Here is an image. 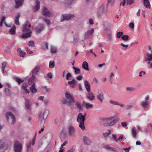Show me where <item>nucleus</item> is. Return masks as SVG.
<instances>
[{
	"label": "nucleus",
	"mask_w": 152,
	"mask_h": 152,
	"mask_svg": "<svg viewBox=\"0 0 152 152\" xmlns=\"http://www.w3.org/2000/svg\"><path fill=\"white\" fill-rule=\"evenodd\" d=\"M55 64L54 61H50L49 64V67L50 68H53L54 67Z\"/></svg>",
	"instance_id": "49"
},
{
	"label": "nucleus",
	"mask_w": 152,
	"mask_h": 152,
	"mask_svg": "<svg viewBox=\"0 0 152 152\" xmlns=\"http://www.w3.org/2000/svg\"><path fill=\"white\" fill-rule=\"evenodd\" d=\"M79 127L81 129L83 130H84L85 129V128L84 125V122H79Z\"/></svg>",
	"instance_id": "40"
},
{
	"label": "nucleus",
	"mask_w": 152,
	"mask_h": 152,
	"mask_svg": "<svg viewBox=\"0 0 152 152\" xmlns=\"http://www.w3.org/2000/svg\"><path fill=\"white\" fill-rule=\"evenodd\" d=\"M104 147L108 151L114 152H117L115 148L111 147L109 145H105L104 146Z\"/></svg>",
	"instance_id": "25"
},
{
	"label": "nucleus",
	"mask_w": 152,
	"mask_h": 152,
	"mask_svg": "<svg viewBox=\"0 0 152 152\" xmlns=\"http://www.w3.org/2000/svg\"><path fill=\"white\" fill-rule=\"evenodd\" d=\"M7 64V62L6 61H4L2 63V65L1 68H5V67Z\"/></svg>",
	"instance_id": "59"
},
{
	"label": "nucleus",
	"mask_w": 152,
	"mask_h": 152,
	"mask_svg": "<svg viewBox=\"0 0 152 152\" xmlns=\"http://www.w3.org/2000/svg\"><path fill=\"white\" fill-rule=\"evenodd\" d=\"M126 90L127 91H134L135 90V89L133 87H127L126 88Z\"/></svg>",
	"instance_id": "51"
},
{
	"label": "nucleus",
	"mask_w": 152,
	"mask_h": 152,
	"mask_svg": "<svg viewBox=\"0 0 152 152\" xmlns=\"http://www.w3.org/2000/svg\"><path fill=\"white\" fill-rule=\"evenodd\" d=\"M72 76V75L69 72L68 73L66 76V79L67 80H68L69 79V77Z\"/></svg>",
	"instance_id": "58"
},
{
	"label": "nucleus",
	"mask_w": 152,
	"mask_h": 152,
	"mask_svg": "<svg viewBox=\"0 0 152 152\" xmlns=\"http://www.w3.org/2000/svg\"><path fill=\"white\" fill-rule=\"evenodd\" d=\"M97 99L99 100L101 102H102L104 99V94L102 92V91L100 90H99L98 91V95L96 96Z\"/></svg>",
	"instance_id": "15"
},
{
	"label": "nucleus",
	"mask_w": 152,
	"mask_h": 152,
	"mask_svg": "<svg viewBox=\"0 0 152 152\" xmlns=\"http://www.w3.org/2000/svg\"><path fill=\"white\" fill-rule=\"evenodd\" d=\"M132 134L134 138H136L137 135V132L134 127H133L132 129Z\"/></svg>",
	"instance_id": "35"
},
{
	"label": "nucleus",
	"mask_w": 152,
	"mask_h": 152,
	"mask_svg": "<svg viewBox=\"0 0 152 152\" xmlns=\"http://www.w3.org/2000/svg\"><path fill=\"white\" fill-rule=\"evenodd\" d=\"M77 120L78 122H84L85 120V115H83L81 113H80L78 115Z\"/></svg>",
	"instance_id": "17"
},
{
	"label": "nucleus",
	"mask_w": 152,
	"mask_h": 152,
	"mask_svg": "<svg viewBox=\"0 0 152 152\" xmlns=\"http://www.w3.org/2000/svg\"><path fill=\"white\" fill-rule=\"evenodd\" d=\"M7 148L5 140H0V152H4Z\"/></svg>",
	"instance_id": "8"
},
{
	"label": "nucleus",
	"mask_w": 152,
	"mask_h": 152,
	"mask_svg": "<svg viewBox=\"0 0 152 152\" xmlns=\"http://www.w3.org/2000/svg\"><path fill=\"white\" fill-rule=\"evenodd\" d=\"M132 107V105L127 104L126 105L125 107L126 109L127 110L129 109L130 108Z\"/></svg>",
	"instance_id": "64"
},
{
	"label": "nucleus",
	"mask_w": 152,
	"mask_h": 152,
	"mask_svg": "<svg viewBox=\"0 0 152 152\" xmlns=\"http://www.w3.org/2000/svg\"><path fill=\"white\" fill-rule=\"evenodd\" d=\"M34 145L31 144V142H28L26 144V152H33V147Z\"/></svg>",
	"instance_id": "16"
},
{
	"label": "nucleus",
	"mask_w": 152,
	"mask_h": 152,
	"mask_svg": "<svg viewBox=\"0 0 152 152\" xmlns=\"http://www.w3.org/2000/svg\"><path fill=\"white\" fill-rule=\"evenodd\" d=\"M74 0H67L66 2V4L67 5L71 4L74 2Z\"/></svg>",
	"instance_id": "52"
},
{
	"label": "nucleus",
	"mask_w": 152,
	"mask_h": 152,
	"mask_svg": "<svg viewBox=\"0 0 152 152\" xmlns=\"http://www.w3.org/2000/svg\"><path fill=\"white\" fill-rule=\"evenodd\" d=\"M129 36L127 35H124L121 37V39L127 41L128 40Z\"/></svg>",
	"instance_id": "47"
},
{
	"label": "nucleus",
	"mask_w": 152,
	"mask_h": 152,
	"mask_svg": "<svg viewBox=\"0 0 152 152\" xmlns=\"http://www.w3.org/2000/svg\"><path fill=\"white\" fill-rule=\"evenodd\" d=\"M142 105L143 107H145L148 105V104L146 102H142Z\"/></svg>",
	"instance_id": "63"
},
{
	"label": "nucleus",
	"mask_w": 152,
	"mask_h": 152,
	"mask_svg": "<svg viewBox=\"0 0 152 152\" xmlns=\"http://www.w3.org/2000/svg\"><path fill=\"white\" fill-rule=\"evenodd\" d=\"M31 26L30 24L28 25L27 24H26L25 25L23 29V34L22 35V38H26L31 36V32L30 28Z\"/></svg>",
	"instance_id": "2"
},
{
	"label": "nucleus",
	"mask_w": 152,
	"mask_h": 152,
	"mask_svg": "<svg viewBox=\"0 0 152 152\" xmlns=\"http://www.w3.org/2000/svg\"><path fill=\"white\" fill-rule=\"evenodd\" d=\"M39 67L38 66H37L33 70V74H37L39 72Z\"/></svg>",
	"instance_id": "38"
},
{
	"label": "nucleus",
	"mask_w": 152,
	"mask_h": 152,
	"mask_svg": "<svg viewBox=\"0 0 152 152\" xmlns=\"http://www.w3.org/2000/svg\"><path fill=\"white\" fill-rule=\"evenodd\" d=\"M42 13L44 16L47 17H49L51 15L50 12L48 9L45 7H43L42 9Z\"/></svg>",
	"instance_id": "11"
},
{
	"label": "nucleus",
	"mask_w": 152,
	"mask_h": 152,
	"mask_svg": "<svg viewBox=\"0 0 152 152\" xmlns=\"http://www.w3.org/2000/svg\"><path fill=\"white\" fill-rule=\"evenodd\" d=\"M23 146L22 144L18 141H15L14 146L15 152H22Z\"/></svg>",
	"instance_id": "5"
},
{
	"label": "nucleus",
	"mask_w": 152,
	"mask_h": 152,
	"mask_svg": "<svg viewBox=\"0 0 152 152\" xmlns=\"http://www.w3.org/2000/svg\"><path fill=\"white\" fill-rule=\"evenodd\" d=\"M114 118V116H111L104 119V121L107 122L104 124V126L107 127L112 126L116 124L120 119L117 118L113 119Z\"/></svg>",
	"instance_id": "1"
},
{
	"label": "nucleus",
	"mask_w": 152,
	"mask_h": 152,
	"mask_svg": "<svg viewBox=\"0 0 152 152\" xmlns=\"http://www.w3.org/2000/svg\"><path fill=\"white\" fill-rule=\"evenodd\" d=\"M57 48L55 46H51L50 48L51 53H55L57 52Z\"/></svg>",
	"instance_id": "36"
},
{
	"label": "nucleus",
	"mask_w": 152,
	"mask_h": 152,
	"mask_svg": "<svg viewBox=\"0 0 152 152\" xmlns=\"http://www.w3.org/2000/svg\"><path fill=\"white\" fill-rule=\"evenodd\" d=\"M75 17L73 14H67L62 15V17L61 19V21L62 22L65 20H69Z\"/></svg>",
	"instance_id": "7"
},
{
	"label": "nucleus",
	"mask_w": 152,
	"mask_h": 152,
	"mask_svg": "<svg viewBox=\"0 0 152 152\" xmlns=\"http://www.w3.org/2000/svg\"><path fill=\"white\" fill-rule=\"evenodd\" d=\"M105 6V4L104 3H102L98 7L97 12V16L98 18L100 17L104 13V10Z\"/></svg>",
	"instance_id": "6"
},
{
	"label": "nucleus",
	"mask_w": 152,
	"mask_h": 152,
	"mask_svg": "<svg viewBox=\"0 0 152 152\" xmlns=\"http://www.w3.org/2000/svg\"><path fill=\"white\" fill-rule=\"evenodd\" d=\"M121 1L120 4V6H124L125 3H126V0H119Z\"/></svg>",
	"instance_id": "56"
},
{
	"label": "nucleus",
	"mask_w": 152,
	"mask_h": 152,
	"mask_svg": "<svg viewBox=\"0 0 152 152\" xmlns=\"http://www.w3.org/2000/svg\"><path fill=\"white\" fill-rule=\"evenodd\" d=\"M65 96L66 100L65 101V103L67 105H71L72 103L75 102L74 97L69 92H66Z\"/></svg>",
	"instance_id": "4"
},
{
	"label": "nucleus",
	"mask_w": 152,
	"mask_h": 152,
	"mask_svg": "<svg viewBox=\"0 0 152 152\" xmlns=\"http://www.w3.org/2000/svg\"><path fill=\"white\" fill-rule=\"evenodd\" d=\"M127 4L131 5L134 3V0H127Z\"/></svg>",
	"instance_id": "53"
},
{
	"label": "nucleus",
	"mask_w": 152,
	"mask_h": 152,
	"mask_svg": "<svg viewBox=\"0 0 152 152\" xmlns=\"http://www.w3.org/2000/svg\"><path fill=\"white\" fill-rule=\"evenodd\" d=\"M49 113V110L46 109L44 112H40L39 114V119L41 121V122L44 124L47 118Z\"/></svg>",
	"instance_id": "3"
},
{
	"label": "nucleus",
	"mask_w": 152,
	"mask_h": 152,
	"mask_svg": "<svg viewBox=\"0 0 152 152\" xmlns=\"http://www.w3.org/2000/svg\"><path fill=\"white\" fill-rule=\"evenodd\" d=\"M44 28V25L42 24H40L36 27L35 32L37 34L40 33Z\"/></svg>",
	"instance_id": "10"
},
{
	"label": "nucleus",
	"mask_w": 152,
	"mask_h": 152,
	"mask_svg": "<svg viewBox=\"0 0 152 152\" xmlns=\"http://www.w3.org/2000/svg\"><path fill=\"white\" fill-rule=\"evenodd\" d=\"M123 149L125 152H129L130 149V147L127 148H123Z\"/></svg>",
	"instance_id": "62"
},
{
	"label": "nucleus",
	"mask_w": 152,
	"mask_h": 152,
	"mask_svg": "<svg viewBox=\"0 0 152 152\" xmlns=\"http://www.w3.org/2000/svg\"><path fill=\"white\" fill-rule=\"evenodd\" d=\"M53 77V75L51 72H50L46 74V76L45 77V78L48 80V78L51 79Z\"/></svg>",
	"instance_id": "37"
},
{
	"label": "nucleus",
	"mask_w": 152,
	"mask_h": 152,
	"mask_svg": "<svg viewBox=\"0 0 152 152\" xmlns=\"http://www.w3.org/2000/svg\"><path fill=\"white\" fill-rule=\"evenodd\" d=\"M83 141L85 144L89 145L91 143V141L90 139L86 136L83 137Z\"/></svg>",
	"instance_id": "21"
},
{
	"label": "nucleus",
	"mask_w": 152,
	"mask_h": 152,
	"mask_svg": "<svg viewBox=\"0 0 152 152\" xmlns=\"http://www.w3.org/2000/svg\"><path fill=\"white\" fill-rule=\"evenodd\" d=\"M145 60L146 61L152 60V50L151 53H148L145 56Z\"/></svg>",
	"instance_id": "18"
},
{
	"label": "nucleus",
	"mask_w": 152,
	"mask_h": 152,
	"mask_svg": "<svg viewBox=\"0 0 152 152\" xmlns=\"http://www.w3.org/2000/svg\"><path fill=\"white\" fill-rule=\"evenodd\" d=\"M5 93L7 95H10L11 94V91L8 88L5 89Z\"/></svg>",
	"instance_id": "48"
},
{
	"label": "nucleus",
	"mask_w": 152,
	"mask_h": 152,
	"mask_svg": "<svg viewBox=\"0 0 152 152\" xmlns=\"http://www.w3.org/2000/svg\"><path fill=\"white\" fill-rule=\"evenodd\" d=\"M84 86L87 91L89 92L91 90L90 85L87 80H85L84 82Z\"/></svg>",
	"instance_id": "23"
},
{
	"label": "nucleus",
	"mask_w": 152,
	"mask_h": 152,
	"mask_svg": "<svg viewBox=\"0 0 152 152\" xmlns=\"http://www.w3.org/2000/svg\"><path fill=\"white\" fill-rule=\"evenodd\" d=\"M124 34L122 32H118L116 34V37L118 38H120Z\"/></svg>",
	"instance_id": "50"
},
{
	"label": "nucleus",
	"mask_w": 152,
	"mask_h": 152,
	"mask_svg": "<svg viewBox=\"0 0 152 152\" xmlns=\"http://www.w3.org/2000/svg\"><path fill=\"white\" fill-rule=\"evenodd\" d=\"M20 17V15L19 14H17V15L15 16V22L17 25H19L20 24L19 20Z\"/></svg>",
	"instance_id": "30"
},
{
	"label": "nucleus",
	"mask_w": 152,
	"mask_h": 152,
	"mask_svg": "<svg viewBox=\"0 0 152 152\" xmlns=\"http://www.w3.org/2000/svg\"><path fill=\"white\" fill-rule=\"evenodd\" d=\"M26 107L28 110H30L31 108V105L30 102L28 100H26Z\"/></svg>",
	"instance_id": "34"
},
{
	"label": "nucleus",
	"mask_w": 152,
	"mask_h": 152,
	"mask_svg": "<svg viewBox=\"0 0 152 152\" xmlns=\"http://www.w3.org/2000/svg\"><path fill=\"white\" fill-rule=\"evenodd\" d=\"M28 85L26 83H24L22 84L21 89L23 92L26 94H29L30 93V91L29 89H28Z\"/></svg>",
	"instance_id": "14"
},
{
	"label": "nucleus",
	"mask_w": 152,
	"mask_h": 152,
	"mask_svg": "<svg viewBox=\"0 0 152 152\" xmlns=\"http://www.w3.org/2000/svg\"><path fill=\"white\" fill-rule=\"evenodd\" d=\"M15 7L18 8L22 5L23 3V0H15Z\"/></svg>",
	"instance_id": "20"
},
{
	"label": "nucleus",
	"mask_w": 152,
	"mask_h": 152,
	"mask_svg": "<svg viewBox=\"0 0 152 152\" xmlns=\"http://www.w3.org/2000/svg\"><path fill=\"white\" fill-rule=\"evenodd\" d=\"M110 102L111 104H112L115 105H119V102H118L113 101L111 99L110 100Z\"/></svg>",
	"instance_id": "43"
},
{
	"label": "nucleus",
	"mask_w": 152,
	"mask_h": 152,
	"mask_svg": "<svg viewBox=\"0 0 152 152\" xmlns=\"http://www.w3.org/2000/svg\"><path fill=\"white\" fill-rule=\"evenodd\" d=\"M87 98L90 100H94L95 98V97L92 93L90 92L87 94Z\"/></svg>",
	"instance_id": "28"
},
{
	"label": "nucleus",
	"mask_w": 152,
	"mask_h": 152,
	"mask_svg": "<svg viewBox=\"0 0 152 152\" xmlns=\"http://www.w3.org/2000/svg\"><path fill=\"white\" fill-rule=\"evenodd\" d=\"M28 45L30 47H34L35 46L34 42L32 40L29 41L28 44Z\"/></svg>",
	"instance_id": "44"
},
{
	"label": "nucleus",
	"mask_w": 152,
	"mask_h": 152,
	"mask_svg": "<svg viewBox=\"0 0 152 152\" xmlns=\"http://www.w3.org/2000/svg\"><path fill=\"white\" fill-rule=\"evenodd\" d=\"M25 49L26 50L27 53L29 54H31L33 53L27 47H25Z\"/></svg>",
	"instance_id": "57"
},
{
	"label": "nucleus",
	"mask_w": 152,
	"mask_h": 152,
	"mask_svg": "<svg viewBox=\"0 0 152 152\" xmlns=\"http://www.w3.org/2000/svg\"><path fill=\"white\" fill-rule=\"evenodd\" d=\"M35 76L34 75H33L32 77L29 78L28 80V84L29 85H32L34 83H35L34 82Z\"/></svg>",
	"instance_id": "22"
},
{
	"label": "nucleus",
	"mask_w": 152,
	"mask_h": 152,
	"mask_svg": "<svg viewBox=\"0 0 152 152\" xmlns=\"http://www.w3.org/2000/svg\"><path fill=\"white\" fill-rule=\"evenodd\" d=\"M15 80L20 85L24 81V80H22L19 77H16L15 78Z\"/></svg>",
	"instance_id": "39"
},
{
	"label": "nucleus",
	"mask_w": 152,
	"mask_h": 152,
	"mask_svg": "<svg viewBox=\"0 0 152 152\" xmlns=\"http://www.w3.org/2000/svg\"><path fill=\"white\" fill-rule=\"evenodd\" d=\"M40 8V2L38 0L35 1V4L33 7V9L34 11H36Z\"/></svg>",
	"instance_id": "19"
},
{
	"label": "nucleus",
	"mask_w": 152,
	"mask_h": 152,
	"mask_svg": "<svg viewBox=\"0 0 152 152\" xmlns=\"http://www.w3.org/2000/svg\"><path fill=\"white\" fill-rule=\"evenodd\" d=\"M1 72H2L4 75H7V71H5V69L4 68L3 69V68H1Z\"/></svg>",
	"instance_id": "55"
},
{
	"label": "nucleus",
	"mask_w": 152,
	"mask_h": 152,
	"mask_svg": "<svg viewBox=\"0 0 152 152\" xmlns=\"http://www.w3.org/2000/svg\"><path fill=\"white\" fill-rule=\"evenodd\" d=\"M94 32V28H91L90 30H88L85 34V39H88L90 37Z\"/></svg>",
	"instance_id": "12"
},
{
	"label": "nucleus",
	"mask_w": 152,
	"mask_h": 152,
	"mask_svg": "<svg viewBox=\"0 0 152 152\" xmlns=\"http://www.w3.org/2000/svg\"><path fill=\"white\" fill-rule=\"evenodd\" d=\"M108 40L110 41H111L112 40V35L111 34H108Z\"/></svg>",
	"instance_id": "61"
},
{
	"label": "nucleus",
	"mask_w": 152,
	"mask_h": 152,
	"mask_svg": "<svg viewBox=\"0 0 152 152\" xmlns=\"http://www.w3.org/2000/svg\"><path fill=\"white\" fill-rule=\"evenodd\" d=\"M83 104L87 109L92 108L93 107V105L92 104L89 103L85 102L84 101L83 102Z\"/></svg>",
	"instance_id": "26"
},
{
	"label": "nucleus",
	"mask_w": 152,
	"mask_h": 152,
	"mask_svg": "<svg viewBox=\"0 0 152 152\" xmlns=\"http://www.w3.org/2000/svg\"><path fill=\"white\" fill-rule=\"evenodd\" d=\"M37 133V132H35V135L34 136V137L32 139V141H30L28 142H31V144L33 145H34L35 142L36 137V136Z\"/></svg>",
	"instance_id": "41"
},
{
	"label": "nucleus",
	"mask_w": 152,
	"mask_h": 152,
	"mask_svg": "<svg viewBox=\"0 0 152 152\" xmlns=\"http://www.w3.org/2000/svg\"><path fill=\"white\" fill-rule=\"evenodd\" d=\"M82 67L83 69L86 71H89L88 64V63L86 61L83 62L82 65Z\"/></svg>",
	"instance_id": "27"
},
{
	"label": "nucleus",
	"mask_w": 152,
	"mask_h": 152,
	"mask_svg": "<svg viewBox=\"0 0 152 152\" xmlns=\"http://www.w3.org/2000/svg\"><path fill=\"white\" fill-rule=\"evenodd\" d=\"M68 84L71 85L74 84H76L77 81L76 80L73 79L72 81H69L68 82Z\"/></svg>",
	"instance_id": "45"
},
{
	"label": "nucleus",
	"mask_w": 152,
	"mask_h": 152,
	"mask_svg": "<svg viewBox=\"0 0 152 152\" xmlns=\"http://www.w3.org/2000/svg\"><path fill=\"white\" fill-rule=\"evenodd\" d=\"M68 132L69 135L72 136L75 133V129L73 126L70 125L68 127Z\"/></svg>",
	"instance_id": "9"
},
{
	"label": "nucleus",
	"mask_w": 152,
	"mask_h": 152,
	"mask_svg": "<svg viewBox=\"0 0 152 152\" xmlns=\"http://www.w3.org/2000/svg\"><path fill=\"white\" fill-rule=\"evenodd\" d=\"M30 91L32 93H35L37 92V90L35 88V83H34L30 88Z\"/></svg>",
	"instance_id": "31"
},
{
	"label": "nucleus",
	"mask_w": 152,
	"mask_h": 152,
	"mask_svg": "<svg viewBox=\"0 0 152 152\" xmlns=\"http://www.w3.org/2000/svg\"><path fill=\"white\" fill-rule=\"evenodd\" d=\"M17 51L18 56L20 57H24L26 55V53L22 51L20 48H18L17 49Z\"/></svg>",
	"instance_id": "24"
},
{
	"label": "nucleus",
	"mask_w": 152,
	"mask_h": 152,
	"mask_svg": "<svg viewBox=\"0 0 152 152\" xmlns=\"http://www.w3.org/2000/svg\"><path fill=\"white\" fill-rule=\"evenodd\" d=\"M79 40V38L77 37H74V39L73 41V42L75 44V43H77L78 42Z\"/></svg>",
	"instance_id": "54"
},
{
	"label": "nucleus",
	"mask_w": 152,
	"mask_h": 152,
	"mask_svg": "<svg viewBox=\"0 0 152 152\" xmlns=\"http://www.w3.org/2000/svg\"><path fill=\"white\" fill-rule=\"evenodd\" d=\"M16 28L15 26H14L10 30L9 33L11 35H14L16 34Z\"/></svg>",
	"instance_id": "29"
},
{
	"label": "nucleus",
	"mask_w": 152,
	"mask_h": 152,
	"mask_svg": "<svg viewBox=\"0 0 152 152\" xmlns=\"http://www.w3.org/2000/svg\"><path fill=\"white\" fill-rule=\"evenodd\" d=\"M144 4L145 6L147 8H150V2L148 0H143Z\"/></svg>",
	"instance_id": "32"
},
{
	"label": "nucleus",
	"mask_w": 152,
	"mask_h": 152,
	"mask_svg": "<svg viewBox=\"0 0 152 152\" xmlns=\"http://www.w3.org/2000/svg\"><path fill=\"white\" fill-rule=\"evenodd\" d=\"M110 133L111 131L110 130H108L107 132L103 133V134L104 137H106L109 136Z\"/></svg>",
	"instance_id": "46"
},
{
	"label": "nucleus",
	"mask_w": 152,
	"mask_h": 152,
	"mask_svg": "<svg viewBox=\"0 0 152 152\" xmlns=\"http://www.w3.org/2000/svg\"><path fill=\"white\" fill-rule=\"evenodd\" d=\"M6 117L7 120H8L9 117H10L12 119V124H13L15 123V116L11 112H7L6 114Z\"/></svg>",
	"instance_id": "13"
},
{
	"label": "nucleus",
	"mask_w": 152,
	"mask_h": 152,
	"mask_svg": "<svg viewBox=\"0 0 152 152\" xmlns=\"http://www.w3.org/2000/svg\"><path fill=\"white\" fill-rule=\"evenodd\" d=\"M75 104L79 110H83V107L81 103L78 102H76Z\"/></svg>",
	"instance_id": "33"
},
{
	"label": "nucleus",
	"mask_w": 152,
	"mask_h": 152,
	"mask_svg": "<svg viewBox=\"0 0 152 152\" xmlns=\"http://www.w3.org/2000/svg\"><path fill=\"white\" fill-rule=\"evenodd\" d=\"M146 74V72L144 71H141L139 73V76L140 77H142L143 75H144Z\"/></svg>",
	"instance_id": "60"
},
{
	"label": "nucleus",
	"mask_w": 152,
	"mask_h": 152,
	"mask_svg": "<svg viewBox=\"0 0 152 152\" xmlns=\"http://www.w3.org/2000/svg\"><path fill=\"white\" fill-rule=\"evenodd\" d=\"M40 18H41L48 25L50 24V22L49 19H46L42 17H41Z\"/></svg>",
	"instance_id": "42"
}]
</instances>
